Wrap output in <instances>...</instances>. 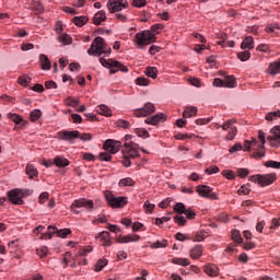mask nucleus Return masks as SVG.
Here are the masks:
<instances>
[{"mask_svg":"<svg viewBox=\"0 0 280 280\" xmlns=\"http://www.w3.org/2000/svg\"><path fill=\"white\" fill-rule=\"evenodd\" d=\"M121 152V164L124 165V167H130V165H132V162H130V160L139 158V147L133 142H125Z\"/></svg>","mask_w":280,"mask_h":280,"instance_id":"f257e3e1","label":"nucleus"},{"mask_svg":"<svg viewBox=\"0 0 280 280\" xmlns=\"http://www.w3.org/2000/svg\"><path fill=\"white\" fill-rule=\"evenodd\" d=\"M36 253L38 257L43 259L44 257H47V253H49V248H47V246H42L36 249Z\"/></svg>","mask_w":280,"mask_h":280,"instance_id":"c03bdc74","label":"nucleus"},{"mask_svg":"<svg viewBox=\"0 0 280 280\" xmlns=\"http://www.w3.org/2000/svg\"><path fill=\"white\" fill-rule=\"evenodd\" d=\"M224 82V86H228L229 89H234L236 82H235V78L233 77H226Z\"/></svg>","mask_w":280,"mask_h":280,"instance_id":"58836bf2","label":"nucleus"},{"mask_svg":"<svg viewBox=\"0 0 280 280\" xmlns=\"http://www.w3.org/2000/svg\"><path fill=\"white\" fill-rule=\"evenodd\" d=\"M100 62L102 67H106L107 69H110V73L115 74L117 71H121L122 73H128V68L124 66V63L115 60V59H109L106 60L105 58H100Z\"/></svg>","mask_w":280,"mask_h":280,"instance_id":"20e7f679","label":"nucleus"},{"mask_svg":"<svg viewBox=\"0 0 280 280\" xmlns=\"http://www.w3.org/2000/svg\"><path fill=\"white\" fill-rule=\"evenodd\" d=\"M135 42L139 47H145V45H152L156 43V35L152 31H143L135 35Z\"/></svg>","mask_w":280,"mask_h":280,"instance_id":"7ed1b4c3","label":"nucleus"},{"mask_svg":"<svg viewBox=\"0 0 280 280\" xmlns=\"http://www.w3.org/2000/svg\"><path fill=\"white\" fill-rule=\"evenodd\" d=\"M174 222L175 224H178V226H185L187 224V219L183 215H175Z\"/></svg>","mask_w":280,"mask_h":280,"instance_id":"79ce46f5","label":"nucleus"},{"mask_svg":"<svg viewBox=\"0 0 280 280\" xmlns=\"http://www.w3.org/2000/svg\"><path fill=\"white\" fill-rule=\"evenodd\" d=\"M267 140L269 141L271 148H279L280 147V139L277 138V136L275 133H272V136H269L267 138Z\"/></svg>","mask_w":280,"mask_h":280,"instance_id":"7c9ffc66","label":"nucleus"},{"mask_svg":"<svg viewBox=\"0 0 280 280\" xmlns=\"http://www.w3.org/2000/svg\"><path fill=\"white\" fill-rule=\"evenodd\" d=\"M248 194H250V185L246 184L243 185L240 189H238V195L240 196H248Z\"/></svg>","mask_w":280,"mask_h":280,"instance_id":"09e8293b","label":"nucleus"},{"mask_svg":"<svg viewBox=\"0 0 280 280\" xmlns=\"http://www.w3.org/2000/svg\"><path fill=\"white\" fill-rule=\"evenodd\" d=\"M46 200H49V192H42L39 195V205H45Z\"/></svg>","mask_w":280,"mask_h":280,"instance_id":"bf43d9fd","label":"nucleus"},{"mask_svg":"<svg viewBox=\"0 0 280 280\" xmlns=\"http://www.w3.org/2000/svg\"><path fill=\"white\" fill-rule=\"evenodd\" d=\"M78 104H80V100H74L72 97L66 98V106H72V108H78Z\"/></svg>","mask_w":280,"mask_h":280,"instance_id":"de8ad7c7","label":"nucleus"},{"mask_svg":"<svg viewBox=\"0 0 280 280\" xmlns=\"http://www.w3.org/2000/svg\"><path fill=\"white\" fill-rule=\"evenodd\" d=\"M128 7V0H108L107 9L110 14H115V12H121V10Z\"/></svg>","mask_w":280,"mask_h":280,"instance_id":"1a4fd4ad","label":"nucleus"},{"mask_svg":"<svg viewBox=\"0 0 280 280\" xmlns=\"http://www.w3.org/2000/svg\"><path fill=\"white\" fill-rule=\"evenodd\" d=\"M189 84H191V86L200 88V79H198V78H191V79L189 80Z\"/></svg>","mask_w":280,"mask_h":280,"instance_id":"774afa93","label":"nucleus"},{"mask_svg":"<svg viewBox=\"0 0 280 280\" xmlns=\"http://www.w3.org/2000/svg\"><path fill=\"white\" fill-rule=\"evenodd\" d=\"M30 82H32V78L27 75H21L18 78V83H20L21 86H28Z\"/></svg>","mask_w":280,"mask_h":280,"instance_id":"c9c22d12","label":"nucleus"},{"mask_svg":"<svg viewBox=\"0 0 280 280\" xmlns=\"http://www.w3.org/2000/svg\"><path fill=\"white\" fill-rule=\"evenodd\" d=\"M222 176L228 178V180H233L235 178V173H233V171H223Z\"/></svg>","mask_w":280,"mask_h":280,"instance_id":"4d7b16f0","label":"nucleus"},{"mask_svg":"<svg viewBox=\"0 0 280 280\" xmlns=\"http://www.w3.org/2000/svg\"><path fill=\"white\" fill-rule=\"evenodd\" d=\"M135 132L138 137H144L145 139H148L150 137V133L148 132V130H145L143 128H136Z\"/></svg>","mask_w":280,"mask_h":280,"instance_id":"8fccbe9b","label":"nucleus"},{"mask_svg":"<svg viewBox=\"0 0 280 280\" xmlns=\"http://www.w3.org/2000/svg\"><path fill=\"white\" fill-rule=\"evenodd\" d=\"M107 264H108V260H106V259H100V260L96 262L95 271H96V272H102V270H104V267L107 266Z\"/></svg>","mask_w":280,"mask_h":280,"instance_id":"4c0bfd02","label":"nucleus"},{"mask_svg":"<svg viewBox=\"0 0 280 280\" xmlns=\"http://www.w3.org/2000/svg\"><path fill=\"white\" fill-rule=\"evenodd\" d=\"M98 159H100V161L108 162V161H110V159H113V155H110V153H107V152H102V153H100Z\"/></svg>","mask_w":280,"mask_h":280,"instance_id":"6e6d98bb","label":"nucleus"},{"mask_svg":"<svg viewBox=\"0 0 280 280\" xmlns=\"http://www.w3.org/2000/svg\"><path fill=\"white\" fill-rule=\"evenodd\" d=\"M116 126H118V128H124L125 130L130 129V122L128 120L125 119H119L116 121Z\"/></svg>","mask_w":280,"mask_h":280,"instance_id":"a19ab883","label":"nucleus"},{"mask_svg":"<svg viewBox=\"0 0 280 280\" xmlns=\"http://www.w3.org/2000/svg\"><path fill=\"white\" fill-rule=\"evenodd\" d=\"M156 107L152 103H145L143 107L135 109L133 115L135 117H148V115H152L155 113Z\"/></svg>","mask_w":280,"mask_h":280,"instance_id":"9b49d317","label":"nucleus"},{"mask_svg":"<svg viewBox=\"0 0 280 280\" xmlns=\"http://www.w3.org/2000/svg\"><path fill=\"white\" fill-rule=\"evenodd\" d=\"M264 156H266V153L261 151H255L252 153V159H264Z\"/></svg>","mask_w":280,"mask_h":280,"instance_id":"338daca9","label":"nucleus"},{"mask_svg":"<svg viewBox=\"0 0 280 280\" xmlns=\"http://www.w3.org/2000/svg\"><path fill=\"white\" fill-rule=\"evenodd\" d=\"M8 198L12 205H24L23 198H25V190L19 188L10 190L8 192Z\"/></svg>","mask_w":280,"mask_h":280,"instance_id":"6e6552de","label":"nucleus"},{"mask_svg":"<svg viewBox=\"0 0 280 280\" xmlns=\"http://www.w3.org/2000/svg\"><path fill=\"white\" fill-rule=\"evenodd\" d=\"M92 45H94L95 47L96 56H102V54H106V43L104 42V38L96 37Z\"/></svg>","mask_w":280,"mask_h":280,"instance_id":"4468645a","label":"nucleus"},{"mask_svg":"<svg viewBox=\"0 0 280 280\" xmlns=\"http://www.w3.org/2000/svg\"><path fill=\"white\" fill-rule=\"evenodd\" d=\"M139 240H141L139 234H128V235H125V236L118 238V243L119 244H130V242H139Z\"/></svg>","mask_w":280,"mask_h":280,"instance_id":"f3484780","label":"nucleus"},{"mask_svg":"<svg viewBox=\"0 0 280 280\" xmlns=\"http://www.w3.org/2000/svg\"><path fill=\"white\" fill-rule=\"evenodd\" d=\"M103 148L104 150H106V152H109L110 154H117V152H119L121 148V141L108 139L104 142Z\"/></svg>","mask_w":280,"mask_h":280,"instance_id":"f8f14e48","label":"nucleus"},{"mask_svg":"<svg viewBox=\"0 0 280 280\" xmlns=\"http://www.w3.org/2000/svg\"><path fill=\"white\" fill-rule=\"evenodd\" d=\"M60 43H63V45H71V35L69 34H62L59 36Z\"/></svg>","mask_w":280,"mask_h":280,"instance_id":"3c124183","label":"nucleus"},{"mask_svg":"<svg viewBox=\"0 0 280 280\" xmlns=\"http://www.w3.org/2000/svg\"><path fill=\"white\" fill-rule=\"evenodd\" d=\"M197 192L201 198H208V200H218V194L213 192V188L207 185L197 186Z\"/></svg>","mask_w":280,"mask_h":280,"instance_id":"9d476101","label":"nucleus"},{"mask_svg":"<svg viewBox=\"0 0 280 280\" xmlns=\"http://www.w3.org/2000/svg\"><path fill=\"white\" fill-rule=\"evenodd\" d=\"M207 240V233L206 232H197L192 238L195 242H205Z\"/></svg>","mask_w":280,"mask_h":280,"instance_id":"a18cd8bd","label":"nucleus"},{"mask_svg":"<svg viewBox=\"0 0 280 280\" xmlns=\"http://www.w3.org/2000/svg\"><path fill=\"white\" fill-rule=\"evenodd\" d=\"M119 187H135V182L131 177L122 178L118 183Z\"/></svg>","mask_w":280,"mask_h":280,"instance_id":"c756f323","label":"nucleus"},{"mask_svg":"<svg viewBox=\"0 0 280 280\" xmlns=\"http://www.w3.org/2000/svg\"><path fill=\"white\" fill-rule=\"evenodd\" d=\"M232 240H233L236 244H242L243 238H242V234L240 233L238 230H232Z\"/></svg>","mask_w":280,"mask_h":280,"instance_id":"e433bc0d","label":"nucleus"},{"mask_svg":"<svg viewBox=\"0 0 280 280\" xmlns=\"http://www.w3.org/2000/svg\"><path fill=\"white\" fill-rule=\"evenodd\" d=\"M161 119H165V115L164 114H156L150 118H147L144 120V124H149V126H156L159 124V121H161Z\"/></svg>","mask_w":280,"mask_h":280,"instance_id":"412c9836","label":"nucleus"},{"mask_svg":"<svg viewBox=\"0 0 280 280\" xmlns=\"http://www.w3.org/2000/svg\"><path fill=\"white\" fill-rule=\"evenodd\" d=\"M82 207L84 209H93V200H89L85 198L74 200L72 202V205L70 206V209H71L72 213L78 214V213H80V210H78V209H82Z\"/></svg>","mask_w":280,"mask_h":280,"instance_id":"0eeeda50","label":"nucleus"},{"mask_svg":"<svg viewBox=\"0 0 280 280\" xmlns=\"http://www.w3.org/2000/svg\"><path fill=\"white\" fill-rule=\"evenodd\" d=\"M252 183H258L260 187H268V185H272L275 180H277V174H266V175H253L250 177Z\"/></svg>","mask_w":280,"mask_h":280,"instance_id":"39448f33","label":"nucleus"},{"mask_svg":"<svg viewBox=\"0 0 280 280\" xmlns=\"http://www.w3.org/2000/svg\"><path fill=\"white\" fill-rule=\"evenodd\" d=\"M96 113H98V115H103L104 117L113 116V110H110V108H108L106 105H98L96 107Z\"/></svg>","mask_w":280,"mask_h":280,"instance_id":"5701e85b","label":"nucleus"},{"mask_svg":"<svg viewBox=\"0 0 280 280\" xmlns=\"http://www.w3.org/2000/svg\"><path fill=\"white\" fill-rule=\"evenodd\" d=\"M197 114H198V107L190 106L185 108L183 113V117H196Z\"/></svg>","mask_w":280,"mask_h":280,"instance_id":"cd10ccee","label":"nucleus"},{"mask_svg":"<svg viewBox=\"0 0 280 280\" xmlns=\"http://www.w3.org/2000/svg\"><path fill=\"white\" fill-rule=\"evenodd\" d=\"M268 73L270 75H279L280 74V59L269 63Z\"/></svg>","mask_w":280,"mask_h":280,"instance_id":"6ab92c4d","label":"nucleus"},{"mask_svg":"<svg viewBox=\"0 0 280 280\" xmlns=\"http://www.w3.org/2000/svg\"><path fill=\"white\" fill-rule=\"evenodd\" d=\"M279 226H280V219H277V218L272 219L270 230L277 231V229H279Z\"/></svg>","mask_w":280,"mask_h":280,"instance_id":"13d9d810","label":"nucleus"},{"mask_svg":"<svg viewBox=\"0 0 280 280\" xmlns=\"http://www.w3.org/2000/svg\"><path fill=\"white\" fill-rule=\"evenodd\" d=\"M7 117L8 119H11L13 124H15L16 126H20V128H25V126H27V121L22 119V117L18 114L9 113Z\"/></svg>","mask_w":280,"mask_h":280,"instance_id":"2eb2a0df","label":"nucleus"},{"mask_svg":"<svg viewBox=\"0 0 280 280\" xmlns=\"http://www.w3.org/2000/svg\"><path fill=\"white\" fill-rule=\"evenodd\" d=\"M39 63L42 65L43 71H49L51 69V61L44 54L39 55Z\"/></svg>","mask_w":280,"mask_h":280,"instance_id":"aec40b11","label":"nucleus"},{"mask_svg":"<svg viewBox=\"0 0 280 280\" xmlns=\"http://www.w3.org/2000/svg\"><path fill=\"white\" fill-rule=\"evenodd\" d=\"M280 117V110L277 112H270L265 116V119L267 121H275V119H279Z\"/></svg>","mask_w":280,"mask_h":280,"instance_id":"f704fd0d","label":"nucleus"},{"mask_svg":"<svg viewBox=\"0 0 280 280\" xmlns=\"http://www.w3.org/2000/svg\"><path fill=\"white\" fill-rule=\"evenodd\" d=\"M255 48V39L253 37H246L242 44L241 49H254Z\"/></svg>","mask_w":280,"mask_h":280,"instance_id":"a878e982","label":"nucleus"},{"mask_svg":"<svg viewBox=\"0 0 280 280\" xmlns=\"http://www.w3.org/2000/svg\"><path fill=\"white\" fill-rule=\"evenodd\" d=\"M40 117H43V112H40V109H34L30 114L31 121H38Z\"/></svg>","mask_w":280,"mask_h":280,"instance_id":"473e14b6","label":"nucleus"},{"mask_svg":"<svg viewBox=\"0 0 280 280\" xmlns=\"http://www.w3.org/2000/svg\"><path fill=\"white\" fill-rule=\"evenodd\" d=\"M235 135H237V127L232 125V127L230 128V131H229V133L226 136V139L229 141H233V139H235Z\"/></svg>","mask_w":280,"mask_h":280,"instance_id":"49530a36","label":"nucleus"},{"mask_svg":"<svg viewBox=\"0 0 280 280\" xmlns=\"http://www.w3.org/2000/svg\"><path fill=\"white\" fill-rule=\"evenodd\" d=\"M72 23H74V25H77V27H84V25H86V23H89V18L85 15L74 16L72 19Z\"/></svg>","mask_w":280,"mask_h":280,"instance_id":"b1692460","label":"nucleus"},{"mask_svg":"<svg viewBox=\"0 0 280 280\" xmlns=\"http://www.w3.org/2000/svg\"><path fill=\"white\" fill-rule=\"evenodd\" d=\"M78 139H81V141H91V139H93V136L91 133L80 135V132H79Z\"/></svg>","mask_w":280,"mask_h":280,"instance_id":"052dcab7","label":"nucleus"},{"mask_svg":"<svg viewBox=\"0 0 280 280\" xmlns=\"http://www.w3.org/2000/svg\"><path fill=\"white\" fill-rule=\"evenodd\" d=\"M71 119L73 124H82V116H80L79 114H72Z\"/></svg>","mask_w":280,"mask_h":280,"instance_id":"69168bd1","label":"nucleus"},{"mask_svg":"<svg viewBox=\"0 0 280 280\" xmlns=\"http://www.w3.org/2000/svg\"><path fill=\"white\" fill-rule=\"evenodd\" d=\"M104 21H106V12L104 10H101L97 13H95L93 18L94 25H102Z\"/></svg>","mask_w":280,"mask_h":280,"instance_id":"4be33fe9","label":"nucleus"},{"mask_svg":"<svg viewBox=\"0 0 280 280\" xmlns=\"http://www.w3.org/2000/svg\"><path fill=\"white\" fill-rule=\"evenodd\" d=\"M96 238L101 240L102 246H113V241H110V233L108 231L98 233Z\"/></svg>","mask_w":280,"mask_h":280,"instance_id":"dca6fc26","label":"nucleus"},{"mask_svg":"<svg viewBox=\"0 0 280 280\" xmlns=\"http://www.w3.org/2000/svg\"><path fill=\"white\" fill-rule=\"evenodd\" d=\"M144 73L145 75H148V78H152V80H156L159 70L156 69V67H147Z\"/></svg>","mask_w":280,"mask_h":280,"instance_id":"c85d7f7f","label":"nucleus"},{"mask_svg":"<svg viewBox=\"0 0 280 280\" xmlns=\"http://www.w3.org/2000/svg\"><path fill=\"white\" fill-rule=\"evenodd\" d=\"M220 172V168L218 166H210L209 168H206V174H218Z\"/></svg>","mask_w":280,"mask_h":280,"instance_id":"680f3d73","label":"nucleus"},{"mask_svg":"<svg viewBox=\"0 0 280 280\" xmlns=\"http://www.w3.org/2000/svg\"><path fill=\"white\" fill-rule=\"evenodd\" d=\"M237 58H240L242 60V62H246V60L250 59V52L248 50L238 52Z\"/></svg>","mask_w":280,"mask_h":280,"instance_id":"603ef678","label":"nucleus"},{"mask_svg":"<svg viewBox=\"0 0 280 280\" xmlns=\"http://www.w3.org/2000/svg\"><path fill=\"white\" fill-rule=\"evenodd\" d=\"M54 163L57 167H67L70 165V162L67 158L63 156H56L54 159Z\"/></svg>","mask_w":280,"mask_h":280,"instance_id":"393cba45","label":"nucleus"},{"mask_svg":"<svg viewBox=\"0 0 280 280\" xmlns=\"http://www.w3.org/2000/svg\"><path fill=\"white\" fill-rule=\"evenodd\" d=\"M205 272L209 277H218L220 275V269L213 264H208L205 266Z\"/></svg>","mask_w":280,"mask_h":280,"instance_id":"a211bd4d","label":"nucleus"},{"mask_svg":"<svg viewBox=\"0 0 280 280\" xmlns=\"http://www.w3.org/2000/svg\"><path fill=\"white\" fill-rule=\"evenodd\" d=\"M167 246V241H158L151 244V248H165Z\"/></svg>","mask_w":280,"mask_h":280,"instance_id":"864d4df0","label":"nucleus"},{"mask_svg":"<svg viewBox=\"0 0 280 280\" xmlns=\"http://www.w3.org/2000/svg\"><path fill=\"white\" fill-rule=\"evenodd\" d=\"M26 174L27 176H30V178H34V176H38V171L36 170V167H34V165L27 164Z\"/></svg>","mask_w":280,"mask_h":280,"instance_id":"2f4dec72","label":"nucleus"},{"mask_svg":"<svg viewBox=\"0 0 280 280\" xmlns=\"http://www.w3.org/2000/svg\"><path fill=\"white\" fill-rule=\"evenodd\" d=\"M173 209L176 213H179V215H183V213L187 211V208L182 202L176 203Z\"/></svg>","mask_w":280,"mask_h":280,"instance_id":"ea45409f","label":"nucleus"},{"mask_svg":"<svg viewBox=\"0 0 280 280\" xmlns=\"http://www.w3.org/2000/svg\"><path fill=\"white\" fill-rule=\"evenodd\" d=\"M104 196L107 205L113 209H121L128 205V197H115L109 190H106Z\"/></svg>","mask_w":280,"mask_h":280,"instance_id":"f03ea898","label":"nucleus"},{"mask_svg":"<svg viewBox=\"0 0 280 280\" xmlns=\"http://www.w3.org/2000/svg\"><path fill=\"white\" fill-rule=\"evenodd\" d=\"M136 84H138V86H148V84H150V80L145 78H138L136 79Z\"/></svg>","mask_w":280,"mask_h":280,"instance_id":"5fc2aeb1","label":"nucleus"},{"mask_svg":"<svg viewBox=\"0 0 280 280\" xmlns=\"http://www.w3.org/2000/svg\"><path fill=\"white\" fill-rule=\"evenodd\" d=\"M265 167H271L272 170H280V162L269 160L265 162Z\"/></svg>","mask_w":280,"mask_h":280,"instance_id":"37998d69","label":"nucleus"},{"mask_svg":"<svg viewBox=\"0 0 280 280\" xmlns=\"http://www.w3.org/2000/svg\"><path fill=\"white\" fill-rule=\"evenodd\" d=\"M58 137L61 141H73V139H78L80 137V131H59Z\"/></svg>","mask_w":280,"mask_h":280,"instance_id":"ddd939ff","label":"nucleus"},{"mask_svg":"<svg viewBox=\"0 0 280 280\" xmlns=\"http://www.w3.org/2000/svg\"><path fill=\"white\" fill-rule=\"evenodd\" d=\"M247 175H248V170H246V168L237 170V176H240V178H246Z\"/></svg>","mask_w":280,"mask_h":280,"instance_id":"0e129e2a","label":"nucleus"},{"mask_svg":"<svg viewBox=\"0 0 280 280\" xmlns=\"http://www.w3.org/2000/svg\"><path fill=\"white\" fill-rule=\"evenodd\" d=\"M133 8H143L145 5V0H132Z\"/></svg>","mask_w":280,"mask_h":280,"instance_id":"e2e57ef3","label":"nucleus"},{"mask_svg":"<svg viewBox=\"0 0 280 280\" xmlns=\"http://www.w3.org/2000/svg\"><path fill=\"white\" fill-rule=\"evenodd\" d=\"M190 257L192 259H200L202 257V245H196L191 250H190Z\"/></svg>","mask_w":280,"mask_h":280,"instance_id":"bb28decb","label":"nucleus"},{"mask_svg":"<svg viewBox=\"0 0 280 280\" xmlns=\"http://www.w3.org/2000/svg\"><path fill=\"white\" fill-rule=\"evenodd\" d=\"M172 264L176 266H189L190 261L187 258H173Z\"/></svg>","mask_w":280,"mask_h":280,"instance_id":"72a5a7b5","label":"nucleus"},{"mask_svg":"<svg viewBox=\"0 0 280 280\" xmlns=\"http://www.w3.org/2000/svg\"><path fill=\"white\" fill-rule=\"evenodd\" d=\"M47 233L42 234V240H51V237H54V234L57 235V237H67V235H71V229H61L58 230V228L54 226V225H49L47 228Z\"/></svg>","mask_w":280,"mask_h":280,"instance_id":"423d86ee","label":"nucleus"}]
</instances>
